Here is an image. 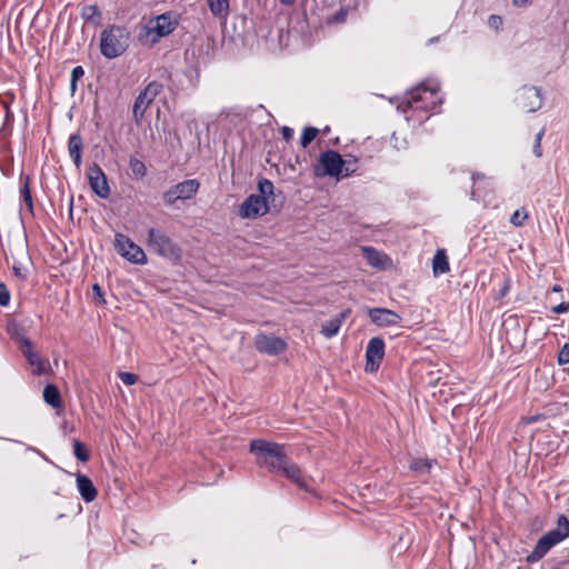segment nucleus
Masks as SVG:
<instances>
[{
	"label": "nucleus",
	"instance_id": "obj_1",
	"mask_svg": "<svg viewBox=\"0 0 569 569\" xmlns=\"http://www.w3.org/2000/svg\"><path fill=\"white\" fill-rule=\"evenodd\" d=\"M249 451L256 456V463L269 472H277L282 468L288 456L284 446L263 439H252Z\"/></svg>",
	"mask_w": 569,
	"mask_h": 569
},
{
	"label": "nucleus",
	"instance_id": "obj_2",
	"mask_svg": "<svg viewBox=\"0 0 569 569\" xmlns=\"http://www.w3.org/2000/svg\"><path fill=\"white\" fill-rule=\"evenodd\" d=\"M439 86L427 87L425 83L407 92L405 100L398 109L402 112L413 111H433L442 102L438 99Z\"/></svg>",
	"mask_w": 569,
	"mask_h": 569
},
{
	"label": "nucleus",
	"instance_id": "obj_3",
	"mask_svg": "<svg viewBox=\"0 0 569 569\" xmlns=\"http://www.w3.org/2000/svg\"><path fill=\"white\" fill-rule=\"evenodd\" d=\"M569 537V519L560 515L557 520V528L549 530L536 542L533 550L526 557L528 563H536L541 560L549 550Z\"/></svg>",
	"mask_w": 569,
	"mask_h": 569
},
{
	"label": "nucleus",
	"instance_id": "obj_4",
	"mask_svg": "<svg viewBox=\"0 0 569 569\" xmlns=\"http://www.w3.org/2000/svg\"><path fill=\"white\" fill-rule=\"evenodd\" d=\"M130 43V33L124 27L111 24L100 36V52L107 59L123 54Z\"/></svg>",
	"mask_w": 569,
	"mask_h": 569
},
{
	"label": "nucleus",
	"instance_id": "obj_5",
	"mask_svg": "<svg viewBox=\"0 0 569 569\" xmlns=\"http://www.w3.org/2000/svg\"><path fill=\"white\" fill-rule=\"evenodd\" d=\"M178 22L171 19L170 13H162L152 18L144 24L139 32V41L152 47L160 41L161 38L172 33Z\"/></svg>",
	"mask_w": 569,
	"mask_h": 569
},
{
	"label": "nucleus",
	"instance_id": "obj_6",
	"mask_svg": "<svg viewBox=\"0 0 569 569\" xmlns=\"http://www.w3.org/2000/svg\"><path fill=\"white\" fill-rule=\"evenodd\" d=\"M148 247L153 253L174 264L182 259L181 247L161 229L150 228L148 230Z\"/></svg>",
	"mask_w": 569,
	"mask_h": 569
},
{
	"label": "nucleus",
	"instance_id": "obj_7",
	"mask_svg": "<svg viewBox=\"0 0 569 569\" xmlns=\"http://www.w3.org/2000/svg\"><path fill=\"white\" fill-rule=\"evenodd\" d=\"M12 327L13 329H10L9 331L12 338L19 343V350L26 357L28 363L33 368V375L41 376L47 373V361L33 350L32 341L19 332L17 325H13Z\"/></svg>",
	"mask_w": 569,
	"mask_h": 569
},
{
	"label": "nucleus",
	"instance_id": "obj_8",
	"mask_svg": "<svg viewBox=\"0 0 569 569\" xmlns=\"http://www.w3.org/2000/svg\"><path fill=\"white\" fill-rule=\"evenodd\" d=\"M163 86L158 81L149 82L143 90L136 97L132 106V118L139 126L144 117L147 109L162 91Z\"/></svg>",
	"mask_w": 569,
	"mask_h": 569
},
{
	"label": "nucleus",
	"instance_id": "obj_9",
	"mask_svg": "<svg viewBox=\"0 0 569 569\" xmlns=\"http://www.w3.org/2000/svg\"><path fill=\"white\" fill-rule=\"evenodd\" d=\"M114 249L121 257L126 258L131 263H147V256L144 251L123 233L117 232L114 234Z\"/></svg>",
	"mask_w": 569,
	"mask_h": 569
},
{
	"label": "nucleus",
	"instance_id": "obj_10",
	"mask_svg": "<svg viewBox=\"0 0 569 569\" xmlns=\"http://www.w3.org/2000/svg\"><path fill=\"white\" fill-rule=\"evenodd\" d=\"M199 188L200 182L197 179L183 180L163 192V202L167 206H172L177 200L191 199L198 192Z\"/></svg>",
	"mask_w": 569,
	"mask_h": 569
},
{
	"label": "nucleus",
	"instance_id": "obj_11",
	"mask_svg": "<svg viewBox=\"0 0 569 569\" xmlns=\"http://www.w3.org/2000/svg\"><path fill=\"white\" fill-rule=\"evenodd\" d=\"M320 167L322 172H318V168H316L317 176H329V177H339L343 172V167L346 164L341 154L335 150H326L320 153L319 157Z\"/></svg>",
	"mask_w": 569,
	"mask_h": 569
},
{
	"label": "nucleus",
	"instance_id": "obj_12",
	"mask_svg": "<svg viewBox=\"0 0 569 569\" xmlns=\"http://www.w3.org/2000/svg\"><path fill=\"white\" fill-rule=\"evenodd\" d=\"M87 177L92 192L101 199L110 196V186L102 168L93 162L87 169Z\"/></svg>",
	"mask_w": 569,
	"mask_h": 569
},
{
	"label": "nucleus",
	"instance_id": "obj_13",
	"mask_svg": "<svg viewBox=\"0 0 569 569\" xmlns=\"http://www.w3.org/2000/svg\"><path fill=\"white\" fill-rule=\"evenodd\" d=\"M542 90L539 87L523 86L517 96L518 106L527 112H536L542 107Z\"/></svg>",
	"mask_w": 569,
	"mask_h": 569
},
{
	"label": "nucleus",
	"instance_id": "obj_14",
	"mask_svg": "<svg viewBox=\"0 0 569 569\" xmlns=\"http://www.w3.org/2000/svg\"><path fill=\"white\" fill-rule=\"evenodd\" d=\"M269 212L266 204V197L259 194H249L239 207V216L244 219H256Z\"/></svg>",
	"mask_w": 569,
	"mask_h": 569
},
{
	"label": "nucleus",
	"instance_id": "obj_15",
	"mask_svg": "<svg viewBox=\"0 0 569 569\" xmlns=\"http://www.w3.org/2000/svg\"><path fill=\"white\" fill-rule=\"evenodd\" d=\"M253 345L257 351L268 356H278L287 349V342L283 339L263 332L256 335Z\"/></svg>",
	"mask_w": 569,
	"mask_h": 569
},
{
	"label": "nucleus",
	"instance_id": "obj_16",
	"mask_svg": "<svg viewBox=\"0 0 569 569\" xmlns=\"http://www.w3.org/2000/svg\"><path fill=\"white\" fill-rule=\"evenodd\" d=\"M385 341L380 337H373L366 347V372H376L385 357Z\"/></svg>",
	"mask_w": 569,
	"mask_h": 569
},
{
	"label": "nucleus",
	"instance_id": "obj_17",
	"mask_svg": "<svg viewBox=\"0 0 569 569\" xmlns=\"http://www.w3.org/2000/svg\"><path fill=\"white\" fill-rule=\"evenodd\" d=\"M258 191L266 197V204L269 207V212H280L284 203V196L281 191L274 192L272 181L267 178H261L258 181Z\"/></svg>",
	"mask_w": 569,
	"mask_h": 569
},
{
	"label": "nucleus",
	"instance_id": "obj_18",
	"mask_svg": "<svg viewBox=\"0 0 569 569\" xmlns=\"http://www.w3.org/2000/svg\"><path fill=\"white\" fill-rule=\"evenodd\" d=\"M368 316L380 328L398 326L402 320L396 311L387 308H369Z\"/></svg>",
	"mask_w": 569,
	"mask_h": 569
},
{
	"label": "nucleus",
	"instance_id": "obj_19",
	"mask_svg": "<svg viewBox=\"0 0 569 569\" xmlns=\"http://www.w3.org/2000/svg\"><path fill=\"white\" fill-rule=\"evenodd\" d=\"M503 329L506 332V340L510 346L513 343H525L527 329L521 327L517 315H511L505 320Z\"/></svg>",
	"mask_w": 569,
	"mask_h": 569
},
{
	"label": "nucleus",
	"instance_id": "obj_20",
	"mask_svg": "<svg viewBox=\"0 0 569 569\" xmlns=\"http://www.w3.org/2000/svg\"><path fill=\"white\" fill-rule=\"evenodd\" d=\"M278 473L295 482L300 489L308 490L307 482L302 477L299 466L292 462L289 458H287Z\"/></svg>",
	"mask_w": 569,
	"mask_h": 569
},
{
	"label": "nucleus",
	"instance_id": "obj_21",
	"mask_svg": "<svg viewBox=\"0 0 569 569\" xmlns=\"http://www.w3.org/2000/svg\"><path fill=\"white\" fill-rule=\"evenodd\" d=\"M76 481L79 495L86 502H91L97 498L98 491L89 477L78 472Z\"/></svg>",
	"mask_w": 569,
	"mask_h": 569
},
{
	"label": "nucleus",
	"instance_id": "obj_22",
	"mask_svg": "<svg viewBox=\"0 0 569 569\" xmlns=\"http://www.w3.org/2000/svg\"><path fill=\"white\" fill-rule=\"evenodd\" d=\"M83 139L79 133H72L68 140V152L77 169L82 163Z\"/></svg>",
	"mask_w": 569,
	"mask_h": 569
},
{
	"label": "nucleus",
	"instance_id": "obj_23",
	"mask_svg": "<svg viewBox=\"0 0 569 569\" xmlns=\"http://www.w3.org/2000/svg\"><path fill=\"white\" fill-rule=\"evenodd\" d=\"M84 23L91 27H99L102 22V12L97 4H84L80 12Z\"/></svg>",
	"mask_w": 569,
	"mask_h": 569
},
{
	"label": "nucleus",
	"instance_id": "obj_24",
	"mask_svg": "<svg viewBox=\"0 0 569 569\" xmlns=\"http://www.w3.org/2000/svg\"><path fill=\"white\" fill-rule=\"evenodd\" d=\"M349 315V310H343L341 311L338 316H336L335 318L326 321V323L322 326L321 328V333L326 337V338H332L335 337L336 335H338L339 330H340V327L343 322V320L348 317Z\"/></svg>",
	"mask_w": 569,
	"mask_h": 569
},
{
	"label": "nucleus",
	"instance_id": "obj_25",
	"mask_svg": "<svg viewBox=\"0 0 569 569\" xmlns=\"http://www.w3.org/2000/svg\"><path fill=\"white\" fill-rule=\"evenodd\" d=\"M450 270L448 257L445 249H438L432 259V272L435 277L445 274Z\"/></svg>",
	"mask_w": 569,
	"mask_h": 569
},
{
	"label": "nucleus",
	"instance_id": "obj_26",
	"mask_svg": "<svg viewBox=\"0 0 569 569\" xmlns=\"http://www.w3.org/2000/svg\"><path fill=\"white\" fill-rule=\"evenodd\" d=\"M43 399L47 405L52 407L53 409H59L62 407L61 395L57 386L47 385L43 389Z\"/></svg>",
	"mask_w": 569,
	"mask_h": 569
},
{
	"label": "nucleus",
	"instance_id": "obj_27",
	"mask_svg": "<svg viewBox=\"0 0 569 569\" xmlns=\"http://www.w3.org/2000/svg\"><path fill=\"white\" fill-rule=\"evenodd\" d=\"M20 182H21L20 199H21V201H23L26 203L27 209L30 212V214L33 216V200H32V196H31V191H30V187H29L30 177L23 176L21 173Z\"/></svg>",
	"mask_w": 569,
	"mask_h": 569
},
{
	"label": "nucleus",
	"instance_id": "obj_28",
	"mask_svg": "<svg viewBox=\"0 0 569 569\" xmlns=\"http://www.w3.org/2000/svg\"><path fill=\"white\" fill-rule=\"evenodd\" d=\"M437 463L436 459L415 458L409 465V469L418 475H428L433 465Z\"/></svg>",
	"mask_w": 569,
	"mask_h": 569
},
{
	"label": "nucleus",
	"instance_id": "obj_29",
	"mask_svg": "<svg viewBox=\"0 0 569 569\" xmlns=\"http://www.w3.org/2000/svg\"><path fill=\"white\" fill-rule=\"evenodd\" d=\"M210 12L217 18L229 14V0H207Z\"/></svg>",
	"mask_w": 569,
	"mask_h": 569
},
{
	"label": "nucleus",
	"instance_id": "obj_30",
	"mask_svg": "<svg viewBox=\"0 0 569 569\" xmlns=\"http://www.w3.org/2000/svg\"><path fill=\"white\" fill-rule=\"evenodd\" d=\"M72 442H73V455L76 456V458L81 462H87L90 459V453H89L87 446L77 439H73Z\"/></svg>",
	"mask_w": 569,
	"mask_h": 569
},
{
	"label": "nucleus",
	"instance_id": "obj_31",
	"mask_svg": "<svg viewBox=\"0 0 569 569\" xmlns=\"http://www.w3.org/2000/svg\"><path fill=\"white\" fill-rule=\"evenodd\" d=\"M129 166H130V169L134 177L143 178L146 176L147 168H146V164L141 160H139L137 158H130Z\"/></svg>",
	"mask_w": 569,
	"mask_h": 569
},
{
	"label": "nucleus",
	"instance_id": "obj_32",
	"mask_svg": "<svg viewBox=\"0 0 569 569\" xmlns=\"http://www.w3.org/2000/svg\"><path fill=\"white\" fill-rule=\"evenodd\" d=\"M319 130L315 127H306L300 137V143L303 148L310 144L318 136Z\"/></svg>",
	"mask_w": 569,
	"mask_h": 569
},
{
	"label": "nucleus",
	"instance_id": "obj_33",
	"mask_svg": "<svg viewBox=\"0 0 569 569\" xmlns=\"http://www.w3.org/2000/svg\"><path fill=\"white\" fill-rule=\"evenodd\" d=\"M511 288V279L509 274L503 276V281L501 288L497 291V293L493 296L495 301L502 300L510 291Z\"/></svg>",
	"mask_w": 569,
	"mask_h": 569
},
{
	"label": "nucleus",
	"instance_id": "obj_34",
	"mask_svg": "<svg viewBox=\"0 0 569 569\" xmlns=\"http://www.w3.org/2000/svg\"><path fill=\"white\" fill-rule=\"evenodd\" d=\"M528 218L527 211L521 208L516 210L510 217V223L515 227H521L525 220Z\"/></svg>",
	"mask_w": 569,
	"mask_h": 569
},
{
	"label": "nucleus",
	"instance_id": "obj_35",
	"mask_svg": "<svg viewBox=\"0 0 569 569\" xmlns=\"http://www.w3.org/2000/svg\"><path fill=\"white\" fill-rule=\"evenodd\" d=\"M366 252H368L369 263L373 267H379L381 264L382 256L381 253L373 248H366Z\"/></svg>",
	"mask_w": 569,
	"mask_h": 569
},
{
	"label": "nucleus",
	"instance_id": "obj_36",
	"mask_svg": "<svg viewBox=\"0 0 569 569\" xmlns=\"http://www.w3.org/2000/svg\"><path fill=\"white\" fill-rule=\"evenodd\" d=\"M545 131L546 129L542 128L537 134H536V138H535V143H533V148H532V152L533 154L537 157V158H540L542 156V150H541V140L545 136Z\"/></svg>",
	"mask_w": 569,
	"mask_h": 569
},
{
	"label": "nucleus",
	"instance_id": "obj_37",
	"mask_svg": "<svg viewBox=\"0 0 569 569\" xmlns=\"http://www.w3.org/2000/svg\"><path fill=\"white\" fill-rule=\"evenodd\" d=\"M557 361L560 366L569 363V341L566 342L558 352Z\"/></svg>",
	"mask_w": 569,
	"mask_h": 569
},
{
	"label": "nucleus",
	"instance_id": "obj_38",
	"mask_svg": "<svg viewBox=\"0 0 569 569\" xmlns=\"http://www.w3.org/2000/svg\"><path fill=\"white\" fill-rule=\"evenodd\" d=\"M12 272L14 274V277H17L18 279H20L21 281H26L27 278H28V271L26 268H23L21 266V263L19 262H14L13 266H12Z\"/></svg>",
	"mask_w": 569,
	"mask_h": 569
},
{
	"label": "nucleus",
	"instance_id": "obj_39",
	"mask_svg": "<svg viewBox=\"0 0 569 569\" xmlns=\"http://www.w3.org/2000/svg\"><path fill=\"white\" fill-rule=\"evenodd\" d=\"M10 302V291L3 282H0V306L6 307Z\"/></svg>",
	"mask_w": 569,
	"mask_h": 569
},
{
	"label": "nucleus",
	"instance_id": "obj_40",
	"mask_svg": "<svg viewBox=\"0 0 569 569\" xmlns=\"http://www.w3.org/2000/svg\"><path fill=\"white\" fill-rule=\"evenodd\" d=\"M119 377L127 386H132L138 381V376L131 372H120Z\"/></svg>",
	"mask_w": 569,
	"mask_h": 569
},
{
	"label": "nucleus",
	"instance_id": "obj_41",
	"mask_svg": "<svg viewBox=\"0 0 569 569\" xmlns=\"http://www.w3.org/2000/svg\"><path fill=\"white\" fill-rule=\"evenodd\" d=\"M345 162L346 164L343 167V172L341 176L348 177L356 171L357 159L353 158L352 160H345Z\"/></svg>",
	"mask_w": 569,
	"mask_h": 569
},
{
	"label": "nucleus",
	"instance_id": "obj_42",
	"mask_svg": "<svg viewBox=\"0 0 569 569\" xmlns=\"http://www.w3.org/2000/svg\"><path fill=\"white\" fill-rule=\"evenodd\" d=\"M488 24L495 30H499L502 26V18L498 14H491L488 18Z\"/></svg>",
	"mask_w": 569,
	"mask_h": 569
},
{
	"label": "nucleus",
	"instance_id": "obj_43",
	"mask_svg": "<svg viewBox=\"0 0 569 569\" xmlns=\"http://www.w3.org/2000/svg\"><path fill=\"white\" fill-rule=\"evenodd\" d=\"M553 313L560 315L569 311V302L562 301L561 303L551 308Z\"/></svg>",
	"mask_w": 569,
	"mask_h": 569
},
{
	"label": "nucleus",
	"instance_id": "obj_44",
	"mask_svg": "<svg viewBox=\"0 0 569 569\" xmlns=\"http://www.w3.org/2000/svg\"><path fill=\"white\" fill-rule=\"evenodd\" d=\"M83 76H84L83 68L81 66H77L72 69L70 79L79 81L80 79H82Z\"/></svg>",
	"mask_w": 569,
	"mask_h": 569
},
{
	"label": "nucleus",
	"instance_id": "obj_45",
	"mask_svg": "<svg viewBox=\"0 0 569 569\" xmlns=\"http://www.w3.org/2000/svg\"><path fill=\"white\" fill-rule=\"evenodd\" d=\"M293 133H295V132H293V129H292V128H290V127L283 126V127L281 128V134H282V138H283L287 142H289V141H291V140H292V138H293Z\"/></svg>",
	"mask_w": 569,
	"mask_h": 569
},
{
	"label": "nucleus",
	"instance_id": "obj_46",
	"mask_svg": "<svg viewBox=\"0 0 569 569\" xmlns=\"http://www.w3.org/2000/svg\"><path fill=\"white\" fill-rule=\"evenodd\" d=\"M92 290H93V292L96 295V299L99 302H104L102 290H101V288H100V286L98 283H94L92 286Z\"/></svg>",
	"mask_w": 569,
	"mask_h": 569
},
{
	"label": "nucleus",
	"instance_id": "obj_47",
	"mask_svg": "<svg viewBox=\"0 0 569 569\" xmlns=\"http://www.w3.org/2000/svg\"><path fill=\"white\" fill-rule=\"evenodd\" d=\"M531 0H512V4L515 7L521 8L526 7Z\"/></svg>",
	"mask_w": 569,
	"mask_h": 569
},
{
	"label": "nucleus",
	"instance_id": "obj_48",
	"mask_svg": "<svg viewBox=\"0 0 569 569\" xmlns=\"http://www.w3.org/2000/svg\"><path fill=\"white\" fill-rule=\"evenodd\" d=\"M77 83H78L77 80L70 79V91H71V94H74V92L77 91V88H78Z\"/></svg>",
	"mask_w": 569,
	"mask_h": 569
},
{
	"label": "nucleus",
	"instance_id": "obj_49",
	"mask_svg": "<svg viewBox=\"0 0 569 569\" xmlns=\"http://www.w3.org/2000/svg\"><path fill=\"white\" fill-rule=\"evenodd\" d=\"M482 178H483V174H480V173H478V172H475V173H472V176H471V179H472L473 183L476 182V180H478V179H482Z\"/></svg>",
	"mask_w": 569,
	"mask_h": 569
},
{
	"label": "nucleus",
	"instance_id": "obj_50",
	"mask_svg": "<svg viewBox=\"0 0 569 569\" xmlns=\"http://www.w3.org/2000/svg\"><path fill=\"white\" fill-rule=\"evenodd\" d=\"M346 14H347V13H346V12H343V11L339 12V13L336 16V20H337V21H343V20H345V16H346Z\"/></svg>",
	"mask_w": 569,
	"mask_h": 569
},
{
	"label": "nucleus",
	"instance_id": "obj_51",
	"mask_svg": "<svg viewBox=\"0 0 569 569\" xmlns=\"http://www.w3.org/2000/svg\"><path fill=\"white\" fill-rule=\"evenodd\" d=\"M551 291H552V292H561V291H562V288H561V286H559V284H555V286L551 288Z\"/></svg>",
	"mask_w": 569,
	"mask_h": 569
},
{
	"label": "nucleus",
	"instance_id": "obj_52",
	"mask_svg": "<svg viewBox=\"0 0 569 569\" xmlns=\"http://www.w3.org/2000/svg\"><path fill=\"white\" fill-rule=\"evenodd\" d=\"M284 6H291L295 3L296 0H279Z\"/></svg>",
	"mask_w": 569,
	"mask_h": 569
},
{
	"label": "nucleus",
	"instance_id": "obj_53",
	"mask_svg": "<svg viewBox=\"0 0 569 569\" xmlns=\"http://www.w3.org/2000/svg\"><path fill=\"white\" fill-rule=\"evenodd\" d=\"M73 196L70 197V212H72Z\"/></svg>",
	"mask_w": 569,
	"mask_h": 569
},
{
	"label": "nucleus",
	"instance_id": "obj_54",
	"mask_svg": "<svg viewBox=\"0 0 569 569\" xmlns=\"http://www.w3.org/2000/svg\"><path fill=\"white\" fill-rule=\"evenodd\" d=\"M9 29H10V20L8 19L7 20V30H9ZM8 36H10V31H8Z\"/></svg>",
	"mask_w": 569,
	"mask_h": 569
},
{
	"label": "nucleus",
	"instance_id": "obj_55",
	"mask_svg": "<svg viewBox=\"0 0 569 569\" xmlns=\"http://www.w3.org/2000/svg\"><path fill=\"white\" fill-rule=\"evenodd\" d=\"M329 131H330V128H329L328 126L322 130V132H323L325 134H327Z\"/></svg>",
	"mask_w": 569,
	"mask_h": 569
},
{
	"label": "nucleus",
	"instance_id": "obj_56",
	"mask_svg": "<svg viewBox=\"0 0 569 569\" xmlns=\"http://www.w3.org/2000/svg\"><path fill=\"white\" fill-rule=\"evenodd\" d=\"M471 197H472L473 199L476 198V191H475V190H472V191H471Z\"/></svg>",
	"mask_w": 569,
	"mask_h": 569
},
{
	"label": "nucleus",
	"instance_id": "obj_57",
	"mask_svg": "<svg viewBox=\"0 0 569 569\" xmlns=\"http://www.w3.org/2000/svg\"><path fill=\"white\" fill-rule=\"evenodd\" d=\"M438 38H431L429 42H436Z\"/></svg>",
	"mask_w": 569,
	"mask_h": 569
}]
</instances>
